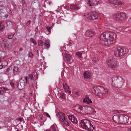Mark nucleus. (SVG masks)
I'll use <instances>...</instances> for the list:
<instances>
[{
  "label": "nucleus",
  "instance_id": "nucleus-1",
  "mask_svg": "<svg viewBox=\"0 0 131 131\" xmlns=\"http://www.w3.org/2000/svg\"><path fill=\"white\" fill-rule=\"evenodd\" d=\"M113 35V33L111 30L106 31L100 36V39L102 41L101 43L108 47L112 43Z\"/></svg>",
  "mask_w": 131,
  "mask_h": 131
},
{
  "label": "nucleus",
  "instance_id": "nucleus-2",
  "mask_svg": "<svg viewBox=\"0 0 131 131\" xmlns=\"http://www.w3.org/2000/svg\"><path fill=\"white\" fill-rule=\"evenodd\" d=\"M123 80L121 77L116 76L112 78L111 85L113 87L120 88L123 85Z\"/></svg>",
  "mask_w": 131,
  "mask_h": 131
},
{
  "label": "nucleus",
  "instance_id": "nucleus-3",
  "mask_svg": "<svg viewBox=\"0 0 131 131\" xmlns=\"http://www.w3.org/2000/svg\"><path fill=\"white\" fill-rule=\"evenodd\" d=\"M81 125L82 128L85 129L88 131H94V127L91 122L87 119H83L81 120Z\"/></svg>",
  "mask_w": 131,
  "mask_h": 131
},
{
  "label": "nucleus",
  "instance_id": "nucleus-4",
  "mask_svg": "<svg viewBox=\"0 0 131 131\" xmlns=\"http://www.w3.org/2000/svg\"><path fill=\"white\" fill-rule=\"evenodd\" d=\"M106 62L107 66L110 68L115 70L118 69V63L114 58L108 59Z\"/></svg>",
  "mask_w": 131,
  "mask_h": 131
},
{
  "label": "nucleus",
  "instance_id": "nucleus-5",
  "mask_svg": "<svg viewBox=\"0 0 131 131\" xmlns=\"http://www.w3.org/2000/svg\"><path fill=\"white\" fill-rule=\"evenodd\" d=\"M27 80L26 77H23L20 80L17 85L18 88L20 90L24 88L25 85L26 84Z\"/></svg>",
  "mask_w": 131,
  "mask_h": 131
},
{
  "label": "nucleus",
  "instance_id": "nucleus-6",
  "mask_svg": "<svg viewBox=\"0 0 131 131\" xmlns=\"http://www.w3.org/2000/svg\"><path fill=\"white\" fill-rule=\"evenodd\" d=\"M126 17L125 15L123 13L117 12L114 14L113 18L116 20L119 21H122Z\"/></svg>",
  "mask_w": 131,
  "mask_h": 131
},
{
  "label": "nucleus",
  "instance_id": "nucleus-7",
  "mask_svg": "<svg viewBox=\"0 0 131 131\" xmlns=\"http://www.w3.org/2000/svg\"><path fill=\"white\" fill-rule=\"evenodd\" d=\"M86 17L90 19H97L99 18V14L96 12H92L88 13Z\"/></svg>",
  "mask_w": 131,
  "mask_h": 131
},
{
  "label": "nucleus",
  "instance_id": "nucleus-8",
  "mask_svg": "<svg viewBox=\"0 0 131 131\" xmlns=\"http://www.w3.org/2000/svg\"><path fill=\"white\" fill-rule=\"evenodd\" d=\"M104 90V88L100 86H95L94 87L92 90L93 93L100 96H102L101 91Z\"/></svg>",
  "mask_w": 131,
  "mask_h": 131
},
{
  "label": "nucleus",
  "instance_id": "nucleus-9",
  "mask_svg": "<svg viewBox=\"0 0 131 131\" xmlns=\"http://www.w3.org/2000/svg\"><path fill=\"white\" fill-rule=\"evenodd\" d=\"M125 54L124 50L120 47L117 48L114 52V56L117 57H120Z\"/></svg>",
  "mask_w": 131,
  "mask_h": 131
},
{
  "label": "nucleus",
  "instance_id": "nucleus-10",
  "mask_svg": "<svg viewBox=\"0 0 131 131\" xmlns=\"http://www.w3.org/2000/svg\"><path fill=\"white\" fill-rule=\"evenodd\" d=\"M87 4L89 6H95L101 3V0H87Z\"/></svg>",
  "mask_w": 131,
  "mask_h": 131
},
{
  "label": "nucleus",
  "instance_id": "nucleus-11",
  "mask_svg": "<svg viewBox=\"0 0 131 131\" xmlns=\"http://www.w3.org/2000/svg\"><path fill=\"white\" fill-rule=\"evenodd\" d=\"M129 118L123 114H121L120 123L125 124L128 123Z\"/></svg>",
  "mask_w": 131,
  "mask_h": 131
},
{
  "label": "nucleus",
  "instance_id": "nucleus-12",
  "mask_svg": "<svg viewBox=\"0 0 131 131\" xmlns=\"http://www.w3.org/2000/svg\"><path fill=\"white\" fill-rule=\"evenodd\" d=\"M110 3L117 6L123 5L124 3L122 0H108Z\"/></svg>",
  "mask_w": 131,
  "mask_h": 131
},
{
  "label": "nucleus",
  "instance_id": "nucleus-13",
  "mask_svg": "<svg viewBox=\"0 0 131 131\" xmlns=\"http://www.w3.org/2000/svg\"><path fill=\"white\" fill-rule=\"evenodd\" d=\"M95 33V32L94 30H88L86 32L85 35L87 37H91L93 36Z\"/></svg>",
  "mask_w": 131,
  "mask_h": 131
},
{
  "label": "nucleus",
  "instance_id": "nucleus-14",
  "mask_svg": "<svg viewBox=\"0 0 131 131\" xmlns=\"http://www.w3.org/2000/svg\"><path fill=\"white\" fill-rule=\"evenodd\" d=\"M68 117L73 124H77L78 121L77 118L74 116L72 115H70L68 116Z\"/></svg>",
  "mask_w": 131,
  "mask_h": 131
},
{
  "label": "nucleus",
  "instance_id": "nucleus-15",
  "mask_svg": "<svg viewBox=\"0 0 131 131\" xmlns=\"http://www.w3.org/2000/svg\"><path fill=\"white\" fill-rule=\"evenodd\" d=\"M121 114L115 115L113 117V119L116 123H120Z\"/></svg>",
  "mask_w": 131,
  "mask_h": 131
},
{
  "label": "nucleus",
  "instance_id": "nucleus-16",
  "mask_svg": "<svg viewBox=\"0 0 131 131\" xmlns=\"http://www.w3.org/2000/svg\"><path fill=\"white\" fill-rule=\"evenodd\" d=\"M2 48L8 49L11 48V45L10 44L8 45L7 42L3 41L2 44Z\"/></svg>",
  "mask_w": 131,
  "mask_h": 131
},
{
  "label": "nucleus",
  "instance_id": "nucleus-17",
  "mask_svg": "<svg viewBox=\"0 0 131 131\" xmlns=\"http://www.w3.org/2000/svg\"><path fill=\"white\" fill-rule=\"evenodd\" d=\"M79 108L80 110L85 114L87 113V106H79Z\"/></svg>",
  "mask_w": 131,
  "mask_h": 131
},
{
  "label": "nucleus",
  "instance_id": "nucleus-18",
  "mask_svg": "<svg viewBox=\"0 0 131 131\" xmlns=\"http://www.w3.org/2000/svg\"><path fill=\"white\" fill-rule=\"evenodd\" d=\"M91 76V74L88 71H86L84 73L83 76L84 78L86 79H90Z\"/></svg>",
  "mask_w": 131,
  "mask_h": 131
},
{
  "label": "nucleus",
  "instance_id": "nucleus-19",
  "mask_svg": "<svg viewBox=\"0 0 131 131\" xmlns=\"http://www.w3.org/2000/svg\"><path fill=\"white\" fill-rule=\"evenodd\" d=\"M78 5L77 4H72L70 5L69 8L72 9H80V7L78 6Z\"/></svg>",
  "mask_w": 131,
  "mask_h": 131
},
{
  "label": "nucleus",
  "instance_id": "nucleus-20",
  "mask_svg": "<svg viewBox=\"0 0 131 131\" xmlns=\"http://www.w3.org/2000/svg\"><path fill=\"white\" fill-rule=\"evenodd\" d=\"M83 102L86 103L88 104H89L92 103V101L88 97L85 98L83 100Z\"/></svg>",
  "mask_w": 131,
  "mask_h": 131
},
{
  "label": "nucleus",
  "instance_id": "nucleus-21",
  "mask_svg": "<svg viewBox=\"0 0 131 131\" xmlns=\"http://www.w3.org/2000/svg\"><path fill=\"white\" fill-rule=\"evenodd\" d=\"M63 85L64 89L65 90V91L67 92H68L69 94L71 93V92L70 91L69 87L68 86L67 84H63Z\"/></svg>",
  "mask_w": 131,
  "mask_h": 131
},
{
  "label": "nucleus",
  "instance_id": "nucleus-22",
  "mask_svg": "<svg viewBox=\"0 0 131 131\" xmlns=\"http://www.w3.org/2000/svg\"><path fill=\"white\" fill-rule=\"evenodd\" d=\"M65 57L66 59V60L68 61H70L72 58L71 55L69 54H66Z\"/></svg>",
  "mask_w": 131,
  "mask_h": 131
},
{
  "label": "nucleus",
  "instance_id": "nucleus-23",
  "mask_svg": "<svg viewBox=\"0 0 131 131\" xmlns=\"http://www.w3.org/2000/svg\"><path fill=\"white\" fill-rule=\"evenodd\" d=\"M49 41V40H46L45 41L44 45L46 48H49L50 47Z\"/></svg>",
  "mask_w": 131,
  "mask_h": 131
},
{
  "label": "nucleus",
  "instance_id": "nucleus-24",
  "mask_svg": "<svg viewBox=\"0 0 131 131\" xmlns=\"http://www.w3.org/2000/svg\"><path fill=\"white\" fill-rule=\"evenodd\" d=\"M8 90V89L7 88H0V91L1 92H0V94H2L3 93H4L6 91Z\"/></svg>",
  "mask_w": 131,
  "mask_h": 131
},
{
  "label": "nucleus",
  "instance_id": "nucleus-25",
  "mask_svg": "<svg viewBox=\"0 0 131 131\" xmlns=\"http://www.w3.org/2000/svg\"><path fill=\"white\" fill-rule=\"evenodd\" d=\"M92 61L93 63H96L98 61V56L97 55H96L94 56V57L93 58Z\"/></svg>",
  "mask_w": 131,
  "mask_h": 131
},
{
  "label": "nucleus",
  "instance_id": "nucleus-26",
  "mask_svg": "<svg viewBox=\"0 0 131 131\" xmlns=\"http://www.w3.org/2000/svg\"><path fill=\"white\" fill-rule=\"evenodd\" d=\"M60 121L63 123L66 120L64 116L61 117L59 118Z\"/></svg>",
  "mask_w": 131,
  "mask_h": 131
},
{
  "label": "nucleus",
  "instance_id": "nucleus-27",
  "mask_svg": "<svg viewBox=\"0 0 131 131\" xmlns=\"http://www.w3.org/2000/svg\"><path fill=\"white\" fill-rule=\"evenodd\" d=\"M33 76L32 74H30L26 77V80H28L29 79L31 80L32 79Z\"/></svg>",
  "mask_w": 131,
  "mask_h": 131
},
{
  "label": "nucleus",
  "instance_id": "nucleus-28",
  "mask_svg": "<svg viewBox=\"0 0 131 131\" xmlns=\"http://www.w3.org/2000/svg\"><path fill=\"white\" fill-rule=\"evenodd\" d=\"M76 54L77 56L79 58L82 57L81 56L82 53L80 52H77L76 53Z\"/></svg>",
  "mask_w": 131,
  "mask_h": 131
},
{
  "label": "nucleus",
  "instance_id": "nucleus-29",
  "mask_svg": "<svg viewBox=\"0 0 131 131\" xmlns=\"http://www.w3.org/2000/svg\"><path fill=\"white\" fill-rule=\"evenodd\" d=\"M18 69V68L16 66H15L13 68V70L14 73L17 72Z\"/></svg>",
  "mask_w": 131,
  "mask_h": 131
},
{
  "label": "nucleus",
  "instance_id": "nucleus-30",
  "mask_svg": "<svg viewBox=\"0 0 131 131\" xmlns=\"http://www.w3.org/2000/svg\"><path fill=\"white\" fill-rule=\"evenodd\" d=\"M2 22H0V31L2 30L4 28V26L2 24Z\"/></svg>",
  "mask_w": 131,
  "mask_h": 131
},
{
  "label": "nucleus",
  "instance_id": "nucleus-31",
  "mask_svg": "<svg viewBox=\"0 0 131 131\" xmlns=\"http://www.w3.org/2000/svg\"><path fill=\"white\" fill-rule=\"evenodd\" d=\"M6 24L7 26L10 27L12 26V23L10 21H8L7 22Z\"/></svg>",
  "mask_w": 131,
  "mask_h": 131
},
{
  "label": "nucleus",
  "instance_id": "nucleus-32",
  "mask_svg": "<svg viewBox=\"0 0 131 131\" xmlns=\"http://www.w3.org/2000/svg\"><path fill=\"white\" fill-rule=\"evenodd\" d=\"M92 107H90L87 106V113H91V110H92Z\"/></svg>",
  "mask_w": 131,
  "mask_h": 131
},
{
  "label": "nucleus",
  "instance_id": "nucleus-33",
  "mask_svg": "<svg viewBox=\"0 0 131 131\" xmlns=\"http://www.w3.org/2000/svg\"><path fill=\"white\" fill-rule=\"evenodd\" d=\"M108 92L107 90L106 89H104V90L103 91L101 92L102 96L103 95V94H105L107 92Z\"/></svg>",
  "mask_w": 131,
  "mask_h": 131
},
{
  "label": "nucleus",
  "instance_id": "nucleus-34",
  "mask_svg": "<svg viewBox=\"0 0 131 131\" xmlns=\"http://www.w3.org/2000/svg\"><path fill=\"white\" fill-rule=\"evenodd\" d=\"M50 129H51L52 131H55L56 130L55 126L53 125H52L51 126Z\"/></svg>",
  "mask_w": 131,
  "mask_h": 131
},
{
  "label": "nucleus",
  "instance_id": "nucleus-35",
  "mask_svg": "<svg viewBox=\"0 0 131 131\" xmlns=\"http://www.w3.org/2000/svg\"><path fill=\"white\" fill-rule=\"evenodd\" d=\"M62 124H63L64 126H69V123L68 122L66 121V120L62 123Z\"/></svg>",
  "mask_w": 131,
  "mask_h": 131
},
{
  "label": "nucleus",
  "instance_id": "nucleus-36",
  "mask_svg": "<svg viewBox=\"0 0 131 131\" xmlns=\"http://www.w3.org/2000/svg\"><path fill=\"white\" fill-rule=\"evenodd\" d=\"M34 56L33 54L31 52H30L28 54V56L31 58H32Z\"/></svg>",
  "mask_w": 131,
  "mask_h": 131
},
{
  "label": "nucleus",
  "instance_id": "nucleus-37",
  "mask_svg": "<svg viewBox=\"0 0 131 131\" xmlns=\"http://www.w3.org/2000/svg\"><path fill=\"white\" fill-rule=\"evenodd\" d=\"M30 40L35 45H36L37 44L35 41L34 40L33 38H31L30 39Z\"/></svg>",
  "mask_w": 131,
  "mask_h": 131
},
{
  "label": "nucleus",
  "instance_id": "nucleus-38",
  "mask_svg": "<svg viewBox=\"0 0 131 131\" xmlns=\"http://www.w3.org/2000/svg\"><path fill=\"white\" fill-rule=\"evenodd\" d=\"M43 43V41L41 40L38 41V45L39 46H41L42 45Z\"/></svg>",
  "mask_w": 131,
  "mask_h": 131
},
{
  "label": "nucleus",
  "instance_id": "nucleus-39",
  "mask_svg": "<svg viewBox=\"0 0 131 131\" xmlns=\"http://www.w3.org/2000/svg\"><path fill=\"white\" fill-rule=\"evenodd\" d=\"M61 97L63 99H66V95L64 93H62L61 94Z\"/></svg>",
  "mask_w": 131,
  "mask_h": 131
},
{
  "label": "nucleus",
  "instance_id": "nucleus-40",
  "mask_svg": "<svg viewBox=\"0 0 131 131\" xmlns=\"http://www.w3.org/2000/svg\"><path fill=\"white\" fill-rule=\"evenodd\" d=\"M7 62L6 61H4L2 63V64L4 66H5L7 64Z\"/></svg>",
  "mask_w": 131,
  "mask_h": 131
},
{
  "label": "nucleus",
  "instance_id": "nucleus-41",
  "mask_svg": "<svg viewBox=\"0 0 131 131\" xmlns=\"http://www.w3.org/2000/svg\"><path fill=\"white\" fill-rule=\"evenodd\" d=\"M64 114L62 112H60L59 113V115L60 116V117H61L63 116H64Z\"/></svg>",
  "mask_w": 131,
  "mask_h": 131
},
{
  "label": "nucleus",
  "instance_id": "nucleus-42",
  "mask_svg": "<svg viewBox=\"0 0 131 131\" xmlns=\"http://www.w3.org/2000/svg\"><path fill=\"white\" fill-rule=\"evenodd\" d=\"M14 34L11 35H9L8 36V38L9 39H12L14 36Z\"/></svg>",
  "mask_w": 131,
  "mask_h": 131
},
{
  "label": "nucleus",
  "instance_id": "nucleus-43",
  "mask_svg": "<svg viewBox=\"0 0 131 131\" xmlns=\"http://www.w3.org/2000/svg\"><path fill=\"white\" fill-rule=\"evenodd\" d=\"M96 112V111L93 108H92V110H91L90 113L92 114H94Z\"/></svg>",
  "mask_w": 131,
  "mask_h": 131
},
{
  "label": "nucleus",
  "instance_id": "nucleus-44",
  "mask_svg": "<svg viewBox=\"0 0 131 131\" xmlns=\"http://www.w3.org/2000/svg\"><path fill=\"white\" fill-rule=\"evenodd\" d=\"M46 29L49 32H50V31H51L50 30H51V28H50V27H46Z\"/></svg>",
  "mask_w": 131,
  "mask_h": 131
},
{
  "label": "nucleus",
  "instance_id": "nucleus-45",
  "mask_svg": "<svg viewBox=\"0 0 131 131\" xmlns=\"http://www.w3.org/2000/svg\"><path fill=\"white\" fill-rule=\"evenodd\" d=\"M64 112L67 115L69 113V111L67 110L64 111Z\"/></svg>",
  "mask_w": 131,
  "mask_h": 131
},
{
  "label": "nucleus",
  "instance_id": "nucleus-46",
  "mask_svg": "<svg viewBox=\"0 0 131 131\" xmlns=\"http://www.w3.org/2000/svg\"><path fill=\"white\" fill-rule=\"evenodd\" d=\"M45 114L46 115L47 117L50 118V116L49 115V114L48 113H46Z\"/></svg>",
  "mask_w": 131,
  "mask_h": 131
},
{
  "label": "nucleus",
  "instance_id": "nucleus-47",
  "mask_svg": "<svg viewBox=\"0 0 131 131\" xmlns=\"http://www.w3.org/2000/svg\"><path fill=\"white\" fill-rule=\"evenodd\" d=\"M30 22L31 21L30 20L28 21L26 23V25L27 26H28L29 25Z\"/></svg>",
  "mask_w": 131,
  "mask_h": 131
},
{
  "label": "nucleus",
  "instance_id": "nucleus-48",
  "mask_svg": "<svg viewBox=\"0 0 131 131\" xmlns=\"http://www.w3.org/2000/svg\"><path fill=\"white\" fill-rule=\"evenodd\" d=\"M10 85H11L12 87H14V83H13V82H11L10 83Z\"/></svg>",
  "mask_w": 131,
  "mask_h": 131
},
{
  "label": "nucleus",
  "instance_id": "nucleus-49",
  "mask_svg": "<svg viewBox=\"0 0 131 131\" xmlns=\"http://www.w3.org/2000/svg\"><path fill=\"white\" fill-rule=\"evenodd\" d=\"M126 131H131L130 129L129 128H127Z\"/></svg>",
  "mask_w": 131,
  "mask_h": 131
},
{
  "label": "nucleus",
  "instance_id": "nucleus-50",
  "mask_svg": "<svg viewBox=\"0 0 131 131\" xmlns=\"http://www.w3.org/2000/svg\"><path fill=\"white\" fill-rule=\"evenodd\" d=\"M3 68V66L1 65H0V69H2Z\"/></svg>",
  "mask_w": 131,
  "mask_h": 131
},
{
  "label": "nucleus",
  "instance_id": "nucleus-51",
  "mask_svg": "<svg viewBox=\"0 0 131 131\" xmlns=\"http://www.w3.org/2000/svg\"><path fill=\"white\" fill-rule=\"evenodd\" d=\"M18 120L19 121H21V118H19L18 119Z\"/></svg>",
  "mask_w": 131,
  "mask_h": 131
},
{
  "label": "nucleus",
  "instance_id": "nucleus-52",
  "mask_svg": "<svg viewBox=\"0 0 131 131\" xmlns=\"http://www.w3.org/2000/svg\"><path fill=\"white\" fill-rule=\"evenodd\" d=\"M19 50L20 51H21L22 50V49L21 48H20L19 49Z\"/></svg>",
  "mask_w": 131,
  "mask_h": 131
},
{
  "label": "nucleus",
  "instance_id": "nucleus-53",
  "mask_svg": "<svg viewBox=\"0 0 131 131\" xmlns=\"http://www.w3.org/2000/svg\"><path fill=\"white\" fill-rule=\"evenodd\" d=\"M1 58H0V62H1Z\"/></svg>",
  "mask_w": 131,
  "mask_h": 131
},
{
  "label": "nucleus",
  "instance_id": "nucleus-54",
  "mask_svg": "<svg viewBox=\"0 0 131 131\" xmlns=\"http://www.w3.org/2000/svg\"><path fill=\"white\" fill-rule=\"evenodd\" d=\"M42 117H43L42 116H41V119H42Z\"/></svg>",
  "mask_w": 131,
  "mask_h": 131
},
{
  "label": "nucleus",
  "instance_id": "nucleus-55",
  "mask_svg": "<svg viewBox=\"0 0 131 131\" xmlns=\"http://www.w3.org/2000/svg\"><path fill=\"white\" fill-rule=\"evenodd\" d=\"M16 131H20L18 130H17Z\"/></svg>",
  "mask_w": 131,
  "mask_h": 131
}]
</instances>
